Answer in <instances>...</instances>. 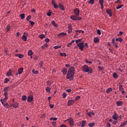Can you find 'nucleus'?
Wrapping results in <instances>:
<instances>
[{
    "label": "nucleus",
    "mask_w": 127,
    "mask_h": 127,
    "mask_svg": "<svg viewBox=\"0 0 127 127\" xmlns=\"http://www.w3.org/2000/svg\"><path fill=\"white\" fill-rule=\"evenodd\" d=\"M95 2L94 0H90L89 1H88V3L90 4H94Z\"/></svg>",
    "instance_id": "obj_46"
},
{
    "label": "nucleus",
    "mask_w": 127,
    "mask_h": 127,
    "mask_svg": "<svg viewBox=\"0 0 127 127\" xmlns=\"http://www.w3.org/2000/svg\"><path fill=\"white\" fill-rule=\"evenodd\" d=\"M104 0H99V3L100 5L104 4Z\"/></svg>",
    "instance_id": "obj_45"
},
{
    "label": "nucleus",
    "mask_w": 127,
    "mask_h": 127,
    "mask_svg": "<svg viewBox=\"0 0 127 127\" xmlns=\"http://www.w3.org/2000/svg\"><path fill=\"white\" fill-rule=\"evenodd\" d=\"M77 47L79 48V50L81 51H83V49L84 48V45H82V44H77Z\"/></svg>",
    "instance_id": "obj_9"
},
{
    "label": "nucleus",
    "mask_w": 127,
    "mask_h": 127,
    "mask_svg": "<svg viewBox=\"0 0 127 127\" xmlns=\"http://www.w3.org/2000/svg\"><path fill=\"white\" fill-rule=\"evenodd\" d=\"M45 37H46L45 35H44V34H41L39 36L40 38H41V39H43L44 38H45Z\"/></svg>",
    "instance_id": "obj_36"
},
{
    "label": "nucleus",
    "mask_w": 127,
    "mask_h": 127,
    "mask_svg": "<svg viewBox=\"0 0 127 127\" xmlns=\"http://www.w3.org/2000/svg\"><path fill=\"white\" fill-rule=\"evenodd\" d=\"M76 44L77 45L78 43H81L82 42V39H79L75 41Z\"/></svg>",
    "instance_id": "obj_33"
},
{
    "label": "nucleus",
    "mask_w": 127,
    "mask_h": 127,
    "mask_svg": "<svg viewBox=\"0 0 127 127\" xmlns=\"http://www.w3.org/2000/svg\"><path fill=\"white\" fill-rule=\"evenodd\" d=\"M0 101H1V102L2 105L4 107H6V104L4 103L3 100L2 99H0Z\"/></svg>",
    "instance_id": "obj_41"
},
{
    "label": "nucleus",
    "mask_w": 127,
    "mask_h": 127,
    "mask_svg": "<svg viewBox=\"0 0 127 127\" xmlns=\"http://www.w3.org/2000/svg\"><path fill=\"white\" fill-rule=\"evenodd\" d=\"M68 27V33H71L72 32V26L71 25H69Z\"/></svg>",
    "instance_id": "obj_15"
},
{
    "label": "nucleus",
    "mask_w": 127,
    "mask_h": 127,
    "mask_svg": "<svg viewBox=\"0 0 127 127\" xmlns=\"http://www.w3.org/2000/svg\"><path fill=\"white\" fill-rule=\"evenodd\" d=\"M75 32H76V34L77 35H79V34L78 33H80L82 32V33H84V31H82V30H76Z\"/></svg>",
    "instance_id": "obj_28"
},
{
    "label": "nucleus",
    "mask_w": 127,
    "mask_h": 127,
    "mask_svg": "<svg viewBox=\"0 0 127 127\" xmlns=\"http://www.w3.org/2000/svg\"><path fill=\"white\" fill-rule=\"evenodd\" d=\"M33 54V53L32 52V50H29V52H28V55L29 56H31Z\"/></svg>",
    "instance_id": "obj_24"
},
{
    "label": "nucleus",
    "mask_w": 127,
    "mask_h": 127,
    "mask_svg": "<svg viewBox=\"0 0 127 127\" xmlns=\"http://www.w3.org/2000/svg\"><path fill=\"white\" fill-rule=\"evenodd\" d=\"M29 22L30 24L32 26H33V25L35 24V22L32 21H31V20H30L29 21Z\"/></svg>",
    "instance_id": "obj_49"
},
{
    "label": "nucleus",
    "mask_w": 127,
    "mask_h": 127,
    "mask_svg": "<svg viewBox=\"0 0 127 127\" xmlns=\"http://www.w3.org/2000/svg\"><path fill=\"white\" fill-rule=\"evenodd\" d=\"M93 41L94 43H99V38L98 37H94L93 39Z\"/></svg>",
    "instance_id": "obj_16"
},
{
    "label": "nucleus",
    "mask_w": 127,
    "mask_h": 127,
    "mask_svg": "<svg viewBox=\"0 0 127 127\" xmlns=\"http://www.w3.org/2000/svg\"><path fill=\"white\" fill-rule=\"evenodd\" d=\"M124 88L123 86L121 85H119V91H124Z\"/></svg>",
    "instance_id": "obj_27"
},
{
    "label": "nucleus",
    "mask_w": 127,
    "mask_h": 127,
    "mask_svg": "<svg viewBox=\"0 0 127 127\" xmlns=\"http://www.w3.org/2000/svg\"><path fill=\"white\" fill-rule=\"evenodd\" d=\"M51 90V89L49 87H47L46 88V91H47L48 92H50Z\"/></svg>",
    "instance_id": "obj_42"
},
{
    "label": "nucleus",
    "mask_w": 127,
    "mask_h": 127,
    "mask_svg": "<svg viewBox=\"0 0 127 127\" xmlns=\"http://www.w3.org/2000/svg\"><path fill=\"white\" fill-rule=\"evenodd\" d=\"M77 16L76 15H72L70 16V19L72 20L77 21Z\"/></svg>",
    "instance_id": "obj_11"
},
{
    "label": "nucleus",
    "mask_w": 127,
    "mask_h": 127,
    "mask_svg": "<svg viewBox=\"0 0 127 127\" xmlns=\"http://www.w3.org/2000/svg\"><path fill=\"white\" fill-rule=\"evenodd\" d=\"M27 99V96L26 95H23L22 97V100L23 101H25Z\"/></svg>",
    "instance_id": "obj_37"
},
{
    "label": "nucleus",
    "mask_w": 127,
    "mask_h": 127,
    "mask_svg": "<svg viewBox=\"0 0 127 127\" xmlns=\"http://www.w3.org/2000/svg\"><path fill=\"white\" fill-rule=\"evenodd\" d=\"M57 119H58L57 118H54V117L50 118V121H57Z\"/></svg>",
    "instance_id": "obj_44"
},
{
    "label": "nucleus",
    "mask_w": 127,
    "mask_h": 127,
    "mask_svg": "<svg viewBox=\"0 0 127 127\" xmlns=\"http://www.w3.org/2000/svg\"><path fill=\"white\" fill-rule=\"evenodd\" d=\"M112 43L114 45H115V44H117V43L115 42V38L112 39Z\"/></svg>",
    "instance_id": "obj_52"
},
{
    "label": "nucleus",
    "mask_w": 127,
    "mask_h": 127,
    "mask_svg": "<svg viewBox=\"0 0 127 127\" xmlns=\"http://www.w3.org/2000/svg\"><path fill=\"white\" fill-rule=\"evenodd\" d=\"M74 103V101L73 100H68L67 104L68 106H71Z\"/></svg>",
    "instance_id": "obj_18"
},
{
    "label": "nucleus",
    "mask_w": 127,
    "mask_h": 127,
    "mask_svg": "<svg viewBox=\"0 0 127 127\" xmlns=\"http://www.w3.org/2000/svg\"><path fill=\"white\" fill-rule=\"evenodd\" d=\"M113 91V89L111 87H109L108 89H107L106 92L107 93H110V92Z\"/></svg>",
    "instance_id": "obj_23"
},
{
    "label": "nucleus",
    "mask_w": 127,
    "mask_h": 127,
    "mask_svg": "<svg viewBox=\"0 0 127 127\" xmlns=\"http://www.w3.org/2000/svg\"><path fill=\"white\" fill-rule=\"evenodd\" d=\"M119 77L117 73L115 72L113 74V77L115 78V79H117V78Z\"/></svg>",
    "instance_id": "obj_30"
},
{
    "label": "nucleus",
    "mask_w": 127,
    "mask_h": 127,
    "mask_svg": "<svg viewBox=\"0 0 127 127\" xmlns=\"http://www.w3.org/2000/svg\"><path fill=\"white\" fill-rule=\"evenodd\" d=\"M80 97H81L80 96V95H78V96L76 97L75 100H78V99H80Z\"/></svg>",
    "instance_id": "obj_63"
},
{
    "label": "nucleus",
    "mask_w": 127,
    "mask_h": 127,
    "mask_svg": "<svg viewBox=\"0 0 127 127\" xmlns=\"http://www.w3.org/2000/svg\"><path fill=\"white\" fill-rule=\"evenodd\" d=\"M54 7L55 8V9H57L58 7H59V6L57 4H55L54 6Z\"/></svg>",
    "instance_id": "obj_57"
},
{
    "label": "nucleus",
    "mask_w": 127,
    "mask_h": 127,
    "mask_svg": "<svg viewBox=\"0 0 127 127\" xmlns=\"http://www.w3.org/2000/svg\"><path fill=\"white\" fill-rule=\"evenodd\" d=\"M60 55L62 57H66V54L65 53H61Z\"/></svg>",
    "instance_id": "obj_51"
},
{
    "label": "nucleus",
    "mask_w": 127,
    "mask_h": 127,
    "mask_svg": "<svg viewBox=\"0 0 127 127\" xmlns=\"http://www.w3.org/2000/svg\"><path fill=\"white\" fill-rule=\"evenodd\" d=\"M5 105L7 108L9 109L10 108V106L7 103H6Z\"/></svg>",
    "instance_id": "obj_59"
},
{
    "label": "nucleus",
    "mask_w": 127,
    "mask_h": 127,
    "mask_svg": "<svg viewBox=\"0 0 127 127\" xmlns=\"http://www.w3.org/2000/svg\"><path fill=\"white\" fill-rule=\"evenodd\" d=\"M47 15H48V16H51V12H48V13H47Z\"/></svg>",
    "instance_id": "obj_64"
},
{
    "label": "nucleus",
    "mask_w": 127,
    "mask_h": 127,
    "mask_svg": "<svg viewBox=\"0 0 127 127\" xmlns=\"http://www.w3.org/2000/svg\"><path fill=\"white\" fill-rule=\"evenodd\" d=\"M66 121H68L70 127H73L74 125V120L71 118H69L66 120Z\"/></svg>",
    "instance_id": "obj_3"
},
{
    "label": "nucleus",
    "mask_w": 127,
    "mask_h": 127,
    "mask_svg": "<svg viewBox=\"0 0 127 127\" xmlns=\"http://www.w3.org/2000/svg\"><path fill=\"white\" fill-rule=\"evenodd\" d=\"M85 124H86V122L84 121H82L81 123V127H85Z\"/></svg>",
    "instance_id": "obj_34"
},
{
    "label": "nucleus",
    "mask_w": 127,
    "mask_h": 127,
    "mask_svg": "<svg viewBox=\"0 0 127 127\" xmlns=\"http://www.w3.org/2000/svg\"><path fill=\"white\" fill-rule=\"evenodd\" d=\"M38 59H39V57H38V56H35V57H34V60H36V61L38 60Z\"/></svg>",
    "instance_id": "obj_61"
},
{
    "label": "nucleus",
    "mask_w": 127,
    "mask_h": 127,
    "mask_svg": "<svg viewBox=\"0 0 127 127\" xmlns=\"http://www.w3.org/2000/svg\"><path fill=\"white\" fill-rule=\"evenodd\" d=\"M10 29V26L8 25L6 27V32H8Z\"/></svg>",
    "instance_id": "obj_38"
},
{
    "label": "nucleus",
    "mask_w": 127,
    "mask_h": 127,
    "mask_svg": "<svg viewBox=\"0 0 127 127\" xmlns=\"http://www.w3.org/2000/svg\"><path fill=\"white\" fill-rule=\"evenodd\" d=\"M98 68L99 69V71H103L104 69V67H102V66H98Z\"/></svg>",
    "instance_id": "obj_31"
},
{
    "label": "nucleus",
    "mask_w": 127,
    "mask_h": 127,
    "mask_svg": "<svg viewBox=\"0 0 127 127\" xmlns=\"http://www.w3.org/2000/svg\"><path fill=\"white\" fill-rule=\"evenodd\" d=\"M85 63L86 64H92V62H89L87 60H85Z\"/></svg>",
    "instance_id": "obj_58"
},
{
    "label": "nucleus",
    "mask_w": 127,
    "mask_h": 127,
    "mask_svg": "<svg viewBox=\"0 0 127 127\" xmlns=\"http://www.w3.org/2000/svg\"><path fill=\"white\" fill-rule=\"evenodd\" d=\"M15 56L17 57H18L19 59H21L23 58V57H24V55L19 54H15Z\"/></svg>",
    "instance_id": "obj_12"
},
{
    "label": "nucleus",
    "mask_w": 127,
    "mask_h": 127,
    "mask_svg": "<svg viewBox=\"0 0 127 127\" xmlns=\"http://www.w3.org/2000/svg\"><path fill=\"white\" fill-rule=\"evenodd\" d=\"M67 96V94L65 93L63 94V98H65Z\"/></svg>",
    "instance_id": "obj_62"
},
{
    "label": "nucleus",
    "mask_w": 127,
    "mask_h": 127,
    "mask_svg": "<svg viewBox=\"0 0 127 127\" xmlns=\"http://www.w3.org/2000/svg\"><path fill=\"white\" fill-rule=\"evenodd\" d=\"M23 68L21 67L20 68L18 69V72L16 73V76H17L18 75L21 74L23 71Z\"/></svg>",
    "instance_id": "obj_7"
},
{
    "label": "nucleus",
    "mask_w": 127,
    "mask_h": 127,
    "mask_svg": "<svg viewBox=\"0 0 127 127\" xmlns=\"http://www.w3.org/2000/svg\"><path fill=\"white\" fill-rule=\"evenodd\" d=\"M66 35H67V34L66 33L62 32L58 35V37H61L62 36H64Z\"/></svg>",
    "instance_id": "obj_19"
},
{
    "label": "nucleus",
    "mask_w": 127,
    "mask_h": 127,
    "mask_svg": "<svg viewBox=\"0 0 127 127\" xmlns=\"http://www.w3.org/2000/svg\"><path fill=\"white\" fill-rule=\"evenodd\" d=\"M47 84L49 87H50L51 85L52 84V83L50 81H48Z\"/></svg>",
    "instance_id": "obj_47"
},
{
    "label": "nucleus",
    "mask_w": 127,
    "mask_h": 127,
    "mask_svg": "<svg viewBox=\"0 0 127 127\" xmlns=\"http://www.w3.org/2000/svg\"><path fill=\"white\" fill-rule=\"evenodd\" d=\"M75 75V67L71 66L67 71L66 75V79H69L70 81H72L74 79V75Z\"/></svg>",
    "instance_id": "obj_1"
},
{
    "label": "nucleus",
    "mask_w": 127,
    "mask_h": 127,
    "mask_svg": "<svg viewBox=\"0 0 127 127\" xmlns=\"http://www.w3.org/2000/svg\"><path fill=\"white\" fill-rule=\"evenodd\" d=\"M67 72V69L66 68H64L62 70V72H63L64 75H66Z\"/></svg>",
    "instance_id": "obj_14"
},
{
    "label": "nucleus",
    "mask_w": 127,
    "mask_h": 127,
    "mask_svg": "<svg viewBox=\"0 0 127 127\" xmlns=\"http://www.w3.org/2000/svg\"><path fill=\"white\" fill-rule=\"evenodd\" d=\"M33 100V97L32 95H30L29 96H28V99L27 101L28 103H32Z\"/></svg>",
    "instance_id": "obj_6"
},
{
    "label": "nucleus",
    "mask_w": 127,
    "mask_h": 127,
    "mask_svg": "<svg viewBox=\"0 0 127 127\" xmlns=\"http://www.w3.org/2000/svg\"><path fill=\"white\" fill-rule=\"evenodd\" d=\"M106 12L107 14L109 15L110 17L112 16V9H107Z\"/></svg>",
    "instance_id": "obj_10"
},
{
    "label": "nucleus",
    "mask_w": 127,
    "mask_h": 127,
    "mask_svg": "<svg viewBox=\"0 0 127 127\" xmlns=\"http://www.w3.org/2000/svg\"><path fill=\"white\" fill-rule=\"evenodd\" d=\"M8 88H9V87H4V88L3 89V91H4L5 92H7Z\"/></svg>",
    "instance_id": "obj_39"
},
{
    "label": "nucleus",
    "mask_w": 127,
    "mask_h": 127,
    "mask_svg": "<svg viewBox=\"0 0 127 127\" xmlns=\"http://www.w3.org/2000/svg\"><path fill=\"white\" fill-rule=\"evenodd\" d=\"M52 4H53V5H55V4H56V1L55 0H52Z\"/></svg>",
    "instance_id": "obj_60"
},
{
    "label": "nucleus",
    "mask_w": 127,
    "mask_h": 127,
    "mask_svg": "<svg viewBox=\"0 0 127 127\" xmlns=\"http://www.w3.org/2000/svg\"><path fill=\"white\" fill-rule=\"evenodd\" d=\"M13 107H14V108H18V103L17 102L14 103L13 105Z\"/></svg>",
    "instance_id": "obj_22"
},
{
    "label": "nucleus",
    "mask_w": 127,
    "mask_h": 127,
    "mask_svg": "<svg viewBox=\"0 0 127 127\" xmlns=\"http://www.w3.org/2000/svg\"><path fill=\"white\" fill-rule=\"evenodd\" d=\"M48 45H47V44H45L44 45H43V46H41V48L43 49H45L46 47H48Z\"/></svg>",
    "instance_id": "obj_32"
},
{
    "label": "nucleus",
    "mask_w": 127,
    "mask_h": 127,
    "mask_svg": "<svg viewBox=\"0 0 127 127\" xmlns=\"http://www.w3.org/2000/svg\"><path fill=\"white\" fill-rule=\"evenodd\" d=\"M124 4H122V5H119V6H117L116 7V8L117 9H121V8H122L123 7H124Z\"/></svg>",
    "instance_id": "obj_40"
},
{
    "label": "nucleus",
    "mask_w": 127,
    "mask_h": 127,
    "mask_svg": "<svg viewBox=\"0 0 127 127\" xmlns=\"http://www.w3.org/2000/svg\"><path fill=\"white\" fill-rule=\"evenodd\" d=\"M95 125V123H94V122L88 124V126L89 127H93Z\"/></svg>",
    "instance_id": "obj_26"
},
{
    "label": "nucleus",
    "mask_w": 127,
    "mask_h": 127,
    "mask_svg": "<svg viewBox=\"0 0 127 127\" xmlns=\"http://www.w3.org/2000/svg\"><path fill=\"white\" fill-rule=\"evenodd\" d=\"M87 115H88L90 117H92V115H93V113L92 111H90L89 112L87 113Z\"/></svg>",
    "instance_id": "obj_29"
},
{
    "label": "nucleus",
    "mask_w": 127,
    "mask_h": 127,
    "mask_svg": "<svg viewBox=\"0 0 127 127\" xmlns=\"http://www.w3.org/2000/svg\"><path fill=\"white\" fill-rule=\"evenodd\" d=\"M11 71H12V70L10 69L9 71L6 73V75L8 76H10L12 75Z\"/></svg>",
    "instance_id": "obj_21"
},
{
    "label": "nucleus",
    "mask_w": 127,
    "mask_h": 127,
    "mask_svg": "<svg viewBox=\"0 0 127 127\" xmlns=\"http://www.w3.org/2000/svg\"><path fill=\"white\" fill-rule=\"evenodd\" d=\"M20 19L23 20L25 18V14L24 13H22L20 14Z\"/></svg>",
    "instance_id": "obj_20"
},
{
    "label": "nucleus",
    "mask_w": 127,
    "mask_h": 127,
    "mask_svg": "<svg viewBox=\"0 0 127 127\" xmlns=\"http://www.w3.org/2000/svg\"><path fill=\"white\" fill-rule=\"evenodd\" d=\"M52 24L54 25L55 27H58V25L56 24V22L54 21H53L52 22Z\"/></svg>",
    "instance_id": "obj_43"
},
{
    "label": "nucleus",
    "mask_w": 127,
    "mask_h": 127,
    "mask_svg": "<svg viewBox=\"0 0 127 127\" xmlns=\"http://www.w3.org/2000/svg\"><path fill=\"white\" fill-rule=\"evenodd\" d=\"M74 11V14L78 16L80 15V10L78 8H75L73 10Z\"/></svg>",
    "instance_id": "obj_5"
},
{
    "label": "nucleus",
    "mask_w": 127,
    "mask_h": 127,
    "mask_svg": "<svg viewBox=\"0 0 127 127\" xmlns=\"http://www.w3.org/2000/svg\"><path fill=\"white\" fill-rule=\"evenodd\" d=\"M29 34L28 33H25L24 32L23 33V35H22V39L24 41H26L27 40V36H28Z\"/></svg>",
    "instance_id": "obj_4"
},
{
    "label": "nucleus",
    "mask_w": 127,
    "mask_h": 127,
    "mask_svg": "<svg viewBox=\"0 0 127 127\" xmlns=\"http://www.w3.org/2000/svg\"><path fill=\"white\" fill-rule=\"evenodd\" d=\"M118 115L116 113V111L114 112V114L112 116L113 120L117 121L118 120Z\"/></svg>",
    "instance_id": "obj_8"
},
{
    "label": "nucleus",
    "mask_w": 127,
    "mask_h": 127,
    "mask_svg": "<svg viewBox=\"0 0 127 127\" xmlns=\"http://www.w3.org/2000/svg\"><path fill=\"white\" fill-rule=\"evenodd\" d=\"M116 104L118 106V107H121V106H123L124 105V103L123 101H117Z\"/></svg>",
    "instance_id": "obj_13"
},
{
    "label": "nucleus",
    "mask_w": 127,
    "mask_h": 127,
    "mask_svg": "<svg viewBox=\"0 0 127 127\" xmlns=\"http://www.w3.org/2000/svg\"><path fill=\"white\" fill-rule=\"evenodd\" d=\"M116 40L117 41H119L120 42H122V41H123V39L122 38H116Z\"/></svg>",
    "instance_id": "obj_25"
},
{
    "label": "nucleus",
    "mask_w": 127,
    "mask_h": 127,
    "mask_svg": "<svg viewBox=\"0 0 127 127\" xmlns=\"http://www.w3.org/2000/svg\"><path fill=\"white\" fill-rule=\"evenodd\" d=\"M83 71L85 72H88V73H92L93 72V69L91 67H89L87 65H84L83 66L82 68Z\"/></svg>",
    "instance_id": "obj_2"
},
{
    "label": "nucleus",
    "mask_w": 127,
    "mask_h": 127,
    "mask_svg": "<svg viewBox=\"0 0 127 127\" xmlns=\"http://www.w3.org/2000/svg\"><path fill=\"white\" fill-rule=\"evenodd\" d=\"M4 95L6 97V99H8V97H7L8 93H7V92H4Z\"/></svg>",
    "instance_id": "obj_53"
},
{
    "label": "nucleus",
    "mask_w": 127,
    "mask_h": 127,
    "mask_svg": "<svg viewBox=\"0 0 127 127\" xmlns=\"http://www.w3.org/2000/svg\"><path fill=\"white\" fill-rule=\"evenodd\" d=\"M39 65H40V67H43V61H41L39 63Z\"/></svg>",
    "instance_id": "obj_48"
},
{
    "label": "nucleus",
    "mask_w": 127,
    "mask_h": 127,
    "mask_svg": "<svg viewBox=\"0 0 127 127\" xmlns=\"http://www.w3.org/2000/svg\"><path fill=\"white\" fill-rule=\"evenodd\" d=\"M31 19V16L30 15L29 16H28L26 18L27 21H29Z\"/></svg>",
    "instance_id": "obj_50"
},
{
    "label": "nucleus",
    "mask_w": 127,
    "mask_h": 127,
    "mask_svg": "<svg viewBox=\"0 0 127 127\" xmlns=\"http://www.w3.org/2000/svg\"><path fill=\"white\" fill-rule=\"evenodd\" d=\"M59 7L62 9L63 11H64V5L62 4V3H59Z\"/></svg>",
    "instance_id": "obj_17"
},
{
    "label": "nucleus",
    "mask_w": 127,
    "mask_h": 127,
    "mask_svg": "<svg viewBox=\"0 0 127 127\" xmlns=\"http://www.w3.org/2000/svg\"><path fill=\"white\" fill-rule=\"evenodd\" d=\"M46 116V114H43L41 115V118L42 119H43V118H45Z\"/></svg>",
    "instance_id": "obj_56"
},
{
    "label": "nucleus",
    "mask_w": 127,
    "mask_h": 127,
    "mask_svg": "<svg viewBox=\"0 0 127 127\" xmlns=\"http://www.w3.org/2000/svg\"><path fill=\"white\" fill-rule=\"evenodd\" d=\"M32 72L34 73V74H37L38 73V70L34 71V70H32Z\"/></svg>",
    "instance_id": "obj_55"
},
{
    "label": "nucleus",
    "mask_w": 127,
    "mask_h": 127,
    "mask_svg": "<svg viewBox=\"0 0 127 127\" xmlns=\"http://www.w3.org/2000/svg\"><path fill=\"white\" fill-rule=\"evenodd\" d=\"M10 81V79H8L7 78H5L4 79V83H7Z\"/></svg>",
    "instance_id": "obj_35"
},
{
    "label": "nucleus",
    "mask_w": 127,
    "mask_h": 127,
    "mask_svg": "<svg viewBox=\"0 0 127 127\" xmlns=\"http://www.w3.org/2000/svg\"><path fill=\"white\" fill-rule=\"evenodd\" d=\"M97 34L101 35V30L99 29L97 30Z\"/></svg>",
    "instance_id": "obj_54"
}]
</instances>
